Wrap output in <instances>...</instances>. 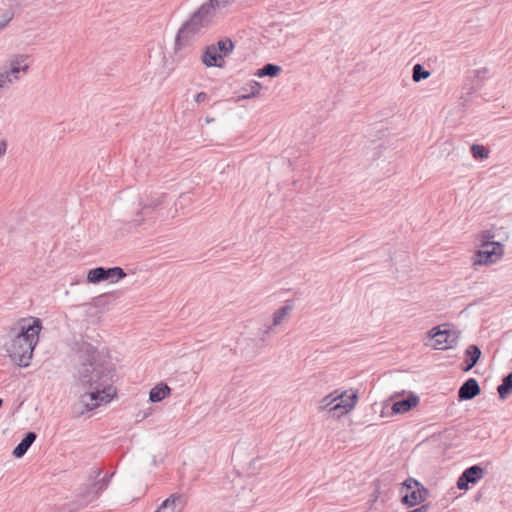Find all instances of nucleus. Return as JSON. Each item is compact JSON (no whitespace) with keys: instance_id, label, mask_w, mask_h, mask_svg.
I'll return each instance as SVG.
<instances>
[{"instance_id":"f257e3e1","label":"nucleus","mask_w":512,"mask_h":512,"mask_svg":"<svg viewBox=\"0 0 512 512\" xmlns=\"http://www.w3.org/2000/svg\"><path fill=\"white\" fill-rule=\"evenodd\" d=\"M73 376L76 385L85 390L81 403L86 411L97 408L101 402H109L116 394L115 371L106 356L91 343H77Z\"/></svg>"},{"instance_id":"f03ea898","label":"nucleus","mask_w":512,"mask_h":512,"mask_svg":"<svg viewBox=\"0 0 512 512\" xmlns=\"http://www.w3.org/2000/svg\"><path fill=\"white\" fill-rule=\"evenodd\" d=\"M41 329L40 319L21 318L2 336V348L14 364L19 367L29 366Z\"/></svg>"},{"instance_id":"7ed1b4c3","label":"nucleus","mask_w":512,"mask_h":512,"mask_svg":"<svg viewBox=\"0 0 512 512\" xmlns=\"http://www.w3.org/2000/svg\"><path fill=\"white\" fill-rule=\"evenodd\" d=\"M212 17L208 6L202 4L179 29L175 39V49L180 50L190 45L201 34L203 28L210 23Z\"/></svg>"},{"instance_id":"20e7f679","label":"nucleus","mask_w":512,"mask_h":512,"mask_svg":"<svg viewBox=\"0 0 512 512\" xmlns=\"http://www.w3.org/2000/svg\"><path fill=\"white\" fill-rule=\"evenodd\" d=\"M102 474L100 468H93L89 473L88 483L83 486L81 498L86 502L96 499L100 493L105 490L109 484V476L105 475L99 478Z\"/></svg>"},{"instance_id":"39448f33","label":"nucleus","mask_w":512,"mask_h":512,"mask_svg":"<svg viewBox=\"0 0 512 512\" xmlns=\"http://www.w3.org/2000/svg\"><path fill=\"white\" fill-rule=\"evenodd\" d=\"M442 327H434L428 332V338L433 341L430 346L435 350L454 348L459 340V333L453 329H442Z\"/></svg>"},{"instance_id":"423d86ee","label":"nucleus","mask_w":512,"mask_h":512,"mask_svg":"<svg viewBox=\"0 0 512 512\" xmlns=\"http://www.w3.org/2000/svg\"><path fill=\"white\" fill-rule=\"evenodd\" d=\"M402 502L408 506H415L424 501L428 494L427 489L417 480L408 478L401 488Z\"/></svg>"},{"instance_id":"0eeeda50","label":"nucleus","mask_w":512,"mask_h":512,"mask_svg":"<svg viewBox=\"0 0 512 512\" xmlns=\"http://www.w3.org/2000/svg\"><path fill=\"white\" fill-rule=\"evenodd\" d=\"M504 254V246L500 242L484 241L476 252L474 264L490 265L496 263Z\"/></svg>"},{"instance_id":"6e6552de","label":"nucleus","mask_w":512,"mask_h":512,"mask_svg":"<svg viewBox=\"0 0 512 512\" xmlns=\"http://www.w3.org/2000/svg\"><path fill=\"white\" fill-rule=\"evenodd\" d=\"M484 476V469L478 465H473L464 470L461 476L458 478L457 487L460 490H467L468 485L475 484L481 480Z\"/></svg>"},{"instance_id":"1a4fd4ad","label":"nucleus","mask_w":512,"mask_h":512,"mask_svg":"<svg viewBox=\"0 0 512 512\" xmlns=\"http://www.w3.org/2000/svg\"><path fill=\"white\" fill-rule=\"evenodd\" d=\"M202 62L206 67L223 68L225 65L223 55L218 52V49H215V45L206 48L202 55Z\"/></svg>"},{"instance_id":"9d476101","label":"nucleus","mask_w":512,"mask_h":512,"mask_svg":"<svg viewBox=\"0 0 512 512\" xmlns=\"http://www.w3.org/2000/svg\"><path fill=\"white\" fill-rule=\"evenodd\" d=\"M183 508V497L178 494H172L154 512H182Z\"/></svg>"},{"instance_id":"9b49d317","label":"nucleus","mask_w":512,"mask_h":512,"mask_svg":"<svg viewBox=\"0 0 512 512\" xmlns=\"http://www.w3.org/2000/svg\"><path fill=\"white\" fill-rule=\"evenodd\" d=\"M480 393V386L476 379L469 378L458 390L460 400H471Z\"/></svg>"},{"instance_id":"f8f14e48","label":"nucleus","mask_w":512,"mask_h":512,"mask_svg":"<svg viewBox=\"0 0 512 512\" xmlns=\"http://www.w3.org/2000/svg\"><path fill=\"white\" fill-rule=\"evenodd\" d=\"M419 403V397L416 395H410L406 399H402L393 403L391 410L392 414H402L410 411L413 407Z\"/></svg>"},{"instance_id":"ddd939ff","label":"nucleus","mask_w":512,"mask_h":512,"mask_svg":"<svg viewBox=\"0 0 512 512\" xmlns=\"http://www.w3.org/2000/svg\"><path fill=\"white\" fill-rule=\"evenodd\" d=\"M481 356V350L476 345H469L465 350V360L462 370L464 372L470 371L478 362Z\"/></svg>"},{"instance_id":"4468645a","label":"nucleus","mask_w":512,"mask_h":512,"mask_svg":"<svg viewBox=\"0 0 512 512\" xmlns=\"http://www.w3.org/2000/svg\"><path fill=\"white\" fill-rule=\"evenodd\" d=\"M36 433L35 432H28L26 433V435L24 436V438L20 441V443L14 448L13 450V455L16 457V458H21L23 457L26 452L28 451V449L30 448V446L34 443V441L36 440Z\"/></svg>"},{"instance_id":"2eb2a0df","label":"nucleus","mask_w":512,"mask_h":512,"mask_svg":"<svg viewBox=\"0 0 512 512\" xmlns=\"http://www.w3.org/2000/svg\"><path fill=\"white\" fill-rule=\"evenodd\" d=\"M293 309V306L286 304L276 311L272 315V326L278 327L288 321L289 315Z\"/></svg>"},{"instance_id":"dca6fc26","label":"nucleus","mask_w":512,"mask_h":512,"mask_svg":"<svg viewBox=\"0 0 512 512\" xmlns=\"http://www.w3.org/2000/svg\"><path fill=\"white\" fill-rule=\"evenodd\" d=\"M170 387L167 384H160L150 390L149 399L152 402H160L170 394Z\"/></svg>"},{"instance_id":"f3484780","label":"nucleus","mask_w":512,"mask_h":512,"mask_svg":"<svg viewBox=\"0 0 512 512\" xmlns=\"http://www.w3.org/2000/svg\"><path fill=\"white\" fill-rule=\"evenodd\" d=\"M353 409V401L350 400L346 404H337L335 403L333 406L329 408L328 413L335 418H340L341 416L347 414Z\"/></svg>"},{"instance_id":"a211bd4d","label":"nucleus","mask_w":512,"mask_h":512,"mask_svg":"<svg viewBox=\"0 0 512 512\" xmlns=\"http://www.w3.org/2000/svg\"><path fill=\"white\" fill-rule=\"evenodd\" d=\"M499 397L506 399L512 393V372L502 379V383L497 387Z\"/></svg>"},{"instance_id":"6ab92c4d","label":"nucleus","mask_w":512,"mask_h":512,"mask_svg":"<svg viewBox=\"0 0 512 512\" xmlns=\"http://www.w3.org/2000/svg\"><path fill=\"white\" fill-rule=\"evenodd\" d=\"M261 84L257 81H251L250 83H247L245 86L242 87V91L244 94L240 96L241 99H248L251 97H255L258 95L261 91Z\"/></svg>"},{"instance_id":"aec40b11","label":"nucleus","mask_w":512,"mask_h":512,"mask_svg":"<svg viewBox=\"0 0 512 512\" xmlns=\"http://www.w3.org/2000/svg\"><path fill=\"white\" fill-rule=\"evenodd\" d=\"M281 70H282V68L280 66H278L276 64L268 63V64L264 65L262 68L258 69L257 72L255 73V75L258 77H264V76L276 77L279 75Z\"/></svg>"},{"instance_id":"412c9836","label":"nucleus","mask_w":512,"mask_h":512,"mask_svg":"<svg viewBox=\"0 0 512 512\" xmlns=\"http://www.w3.org/2000/svg\"><path fill=\"white\" fill-rule=\"evenodd\" d=\"M340 396H338V390H335L333 391L332 393H330L329 395L323 397L319 402H318V409L320 411H329V408L331 406H333L337 399L339 398Z\"/></svg>"},{"instance_id":"4be33fe9","label":"nucleus","mask_w":512,"mask_h":512,"mask_svg":"<svg viewBox=\"0 0 512 512\" xmlns=\"http://www.w3.org/2000/svg\"><path fill=\"white\" fill-rule=\"evenodd\" d=\"M106 268L104 267H97L94 269H91L87 274V281L89 283H99L101 281L106 280L105 277Z\"/></svg>"},{"instance_id":"5701e85b","label":"nucleus","mask_w":512,"mask_h":512,"mask_svg":"<svg viewBox=\"0 0 512 512\" xmlns=\"http://www.w3.org/2000/svg\"><path fill=\"white\" fill-rule=\"evenodd\" d=\"M163 200H164L163 194L155 195V196H151L150 199L141 200L140 205L142 206L143 211H147V210L154 209V208L158 207L159 205H161L163 203Z\"/></svg>"},{"instance_id":"b1692460","label":"nucleus","mask_w":512,"mask_h":512,"mask_svg":"<svg viewBox=\"0 0 512 512\" xmlns=\"http://www.w3.org/2000/svg\"><path fill=\"white\" fill-rule=\"evenodd\" d=\"M126 276V273L121 267H111L106 268L105 277L106 280L113 282H116L120 279H123Z\"/></svg>"},{"instance_id":"393cba45","label":"nucleus","mask_w":512,"mask_h":512,"mask_svg":"<svg viewBox=\"0 0 512 512\" xmlns=\"http://www.w3.org/2000/svg\"><path fill=\"white\" fill-rule=\"evenodd\" d=\"M234 1L235 0H209L203 5L208 6V10L212 15H214L216 9H224L231 5Z\"/></svg>"},{"instance_id":"a878e982","label":"nucleus","mask_w":512,"mask_h":512,"mask_svg":"<svg viewBox=\"0 0 512 512\" xmlns=\"http://www.w3.org/2000/svg\"><path fill=\"white\" fill-rule=\"evenodd\" d=\"M431 73L424 69L421 64H415L412 69V79L414 82H420L421 80L429 78Z\"/></svg>"},{"instance_id":"bb28decb","label":"nucleus","mask_w":512,"mask_h":512,"mask_svg":"<svg viewBox=\"0 0 512 512\" xmlns=\"http://www.w3.org/2000/svg\"><path fill=\"white\" fill-rule=\"evenodd\" d=\"M375 497L371 500L368 512H382L384 499L380 497V488L377 486L375 489Z\"/></svg>"},{"instance_id":"cd10ccee","label":"nucleus","mask_w":512,"mask_h":512,"mask_svg":"<svg viewBox=\"0 0 512 512\" xmlns=\"http://www.w3.org/2000/svg\"><path fill=\"white\" fill-rule=\"evenodd\" d=\"M234 48V43L231 39L220 40L215 45V49H218V52L223 55V58L229 55Z\"/></svg>"},{"instance_id":"c85d7f7f","label":"nucleus","mask_w":512,"mask_h":512,"mask_svg":"<svg viewBox=\"0 0 512 512\" xmlns=\"http://www.w3.org/2000/svg\"><path fill=\"white\" fill-rule=\"evenodd\" d=\"M338 396H340V397L336 401L337 404H346L347 402L352 400L353 401V408L355 407L357 399H358V395H357L356 392H353V391L339 392L338 391Z\"/></svg>"},{"instance_id":"c756f323","label":"nucleus","mask_w":512,"mask_h":512,"mask_svg":"<svg viewBox=\"0 0 512 512\" xmlns=\"http://www.w3.org/2000/svg\"><path fill=\"white\" fill-rule=\"evenodd\" d=\"M251 490L243 489L242 492L238 495L237 502L242 503L239 508H248L253 503L254 499L250 497Z\"/></svg>"},{"instance_id":"7c9ffc66","label":"nucleus","mask_w":512,"mask_h":512,"mask_svg":"<svg viewBox=\"0 0 512 512\" xmlns=\"http://www.w3.org/2000/svg\"><path fill=\"white\" fill-rule=\"evenodd\" d=\"M471 152L475 158H487L488 157V151L482 145H477V144L472 145Z\"/></svg>"},{"instance_id":"2f4dec72","label":"nucleus","mask_w":512,"mask_h":512,"mask_svg":"<svg viewBox=\"0 0 512 512\" xmlns=\"http://www.w3.org/2000/svg\"><path fill=\"white\" fill-rule=\"evenodd\" d=\"M274 326L272 324L265 327L264 330L261 331V337L260 340L262 342H265L266 339L269 337V335L273 332Z\"/></svg>"},{"instance_id":"473e14b6","label":"nucleus","mask_w":512,"mask_h":512,"mask_svg":"<svg viewBox=\"0 0 512 512\" xmlns=\"http://www.w3.org/2000/svg\"><path fill=\"white\" fill-rule=\"evenodd\" d=\"M207 99V94L205 92H199L195 96V101L197 103L204 102Z\"/></svg>"},{"instance_id":"72a5a7b5","label":"nucleus","mask_w":512,"mask_h":512,"mask_svg":"<svg viewBox=\"0 0 512 512\" xmlns=\"http://www.w3.org/2000/svg\"><path fill=\"white\" fill-rule=\"evenodd\" d=\"M373 149H377L378 151L375 152V154L373 155V159L374 158H379L381 153H382V143L380 142L376 147H374Z\"/></svg>"},{"instance_id":"f704fd0d","label":"nucleus","mask_w":512,"mask_h":512,"mask_svg":"<svg viewBox=\"0 0 512 512\" xmlns=\"http://www.w3.org/2000/svg\"><path fill=\"white\" fill-rule=\"evenodd\" d=\"M6 152V143L4 141H2L0 143V156L4 155Z\"/></svg>"},{"instance_id":"c9c22d12","label":"nucleus","mask_w":512,"mask_h":512,"mask_svg":"<svg viewBox=\"0 0 512 512\" xmlns=\"http://www.w3.org/2000/svg\"><path fill=\"white\" fill-rule=\"evenodd\" d=\"M482 238H483V242L484 241H489V239L492 238V235H491V233L489 231H486V232L483 233Z\"/></svg>"},{"instance_id":"e433bc0d","label":"nucleus","mask_w":512,"mask_h":512,"mask_svg":"<svg viewBox=\"0 0 512 512\" xmlns=\"http://www.w3.org/2000/svg\"><path fill=\"white\" fill-rule=\"evenodd\" d=\"M11 18H12V16H10L5 22H1L0 23V29H2L6 25V23L11 20Z\"/></svg>"},{"instance_id":"4c0bfd02","label":"nucleus","mask_w":512,"mask_h":512,"mask_svg":"<svg viewBox=\"0 0 512 512\" xmlns=\"http://www.w3.org/2000/svg\"><path fill=\"white\" fill-rule=\"evenodd\" d=\"M380 416H384V408L380 411Z\"/></svg>"},{"instance_id":"58836bf2","label":"nucleus","mask_w":512,"mask_h":512,"mask_svg":"<svg viewBox=\"0 0 512 512\" xmlns=\"http://www.w3.org/2000/svg\"><path fill=\"white\" fill-rule=\"evenodd\" d=\"M3 404V400L0 398V407L2 406Z\"/></svg>"}]
</instances>
